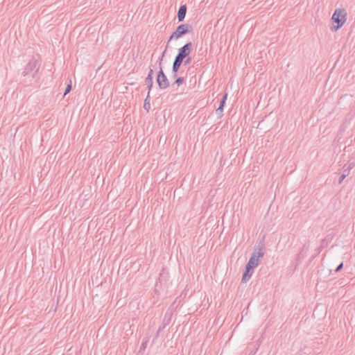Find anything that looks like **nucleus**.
<instances>
[{
    "label": "nucleus",
    "mask_w": 355,
    "mask_h": 355,
    "mask_svg": "<svg viewBox=\"0 0 355 355\" xmlns=\"http://www.w3.org/2000/svg\"><path fill=\"white\" fill-rule=\"evenodd\" d=\"M191 58H189V57H187V58H186V59H185V60H184V61H183V62H184V65H188V64H190V62H191Z\"/></svg>",
    "instance_id": "obj_17"
},
{
    "label": "nucleus",
    "mask_w": 355,
    "mask_h": 355,
    "mask_svg": "<svg viewBox=\"0 0 355 355\" xmlns=\"http://www.w3.org/2000/svg\"><path fill=\"white\" fill-rule=\"evenodd\" d=\"M153 69H150L149 73H148V75H150V77H153Z\"/></svg>",
    "instance_id": "obj_19"
},
{
    "label": "nucleus",
    "mask_w": 355,
    "mask_h": 355,
    "mask_svg": "<svg viewBox=\"0 0 355 355\" xmlns=\"http://www.w3.org/2000/svg\"><path fill=\"white\" fill-rule=\"evenodd\" d=\"M181 64H180L179 63H177L176 62L174 61L173 62V71L174 72H177L180 68Z\"/></svg>",
    "instance_id": "obj_13"
},
{
    "label": "nucleus",
    "mask_w": 355,
    "mask_h": 355,
    "mask_svg": "<svg viewBox=\"0 0 355 355\" xmlns=\"http://www.w3.org/2000/svg\"><path fill=\"white\" fill-rule=\"evenodd\" d=\"M187 12V6L186 5H182L180 7L178 12V18L179 21H182L184 20Z\"/></svg>",
    "instance_id": "obj_7"
},
{
    "label": "nucleus",
    "mask_w": 355,
    "mask_h": 355,
    "mask_svg": "<svg viewBox=\"0 0 355 355\" xmlns=\"http://www.w3.org/2000/svg\"><path fill=\"white\" fill-rule=\"evenodd\" d=\"M250 270H248V268L245 267V272L243 273V277H242V282H246L251 277L252 272L251 273L250 272Z\"/></svg>",
    "instance_id": "obj_8"
},
{
    "label": "nucleus",
    "mask_w": 355,
    "mask_h": 355,
    "mask_svg": "<svg viewBox=\"0 0 355 355\" xmlns=\"http://www.w3.org/2000/svg\"><path fill=\"white\" fill-rule=\"evenodd\" d=\"M263 257V252L261 249L255 250L245 267L248 268V270H253L258 266L260 260Z\"/></svg>",
    "instance_id": "obj_2"
},
{
    "label": "nucleus",
    "mask_w": 355,
    "mask_h": 355,
    "mask_svg": "<svg viewBox=\"0 0 355 355\" xmlns=\"http://www.w3.org/2000/svg\"><path fill=\"white\" fill-rule=\"evenodd\" d=\"M184 60V59L183 58H182L180 55L178 54L174 61L181 64L183 62Z\"/></svg>",
    "instance_id": "obj_12"
},
{
    "label": "nucleus",
    "mask_w": 355,
    "mask_h": 355,
    "mask_svg": "<svg viewBox=\"0 0 355 355\" xmlns=\"http://www.w3.org/2000/svg\"><path fill=\"white\" fill-rule=\"evenodd\" d=\"M150 92H148V95L144 101V108L148 111L150 108Z\"/></svg>",
    "instance_id": "obj_10"
},
{
    "label": "nucleus",
    "mask_w": 355,
    "mask_h": 355,
    "mask_svg": "<svg viewBox=\"0 0 355 355\" xmlns=\"http://www.w3.org/2000/svg\"><path fill=\"white\" fill-rule=\"evenodd\" d=\"M189 25L188 24H181L178 26L175 31L171 35L170 40L172 39H178L182 35L187 33L189 32L188 30Z\"/></svg>",
    "instance_id": "obj_5"
},
{
    "label": "nucleus",
    "mask_w": 355,
    "mask_h": 355,
    "mask_svg": "<svg viewBox=\"0 0 355 355\" xmlns=\"http://www.w3.org/2000/svg\"><path fill=\"white\" fill-rule=\"evenodd\" d=\"M38 69V62L36 60H31L26 66L23 73L24 76L30 75L33 77L37 73Z\"/></svg>",
    "instance_id": "obj_3"
},
{
    "label": "nucleus",
    "mask_w": 355,
    "mask_h": 355,
    "mask_svg": "<svg viewBox=\"0 0 355 355\" xmlns=\"http://www.w3.org/2000/svg\"><path fill=\"white\" fill-rule=\"evenodd\" d=\"M225 103V102L224 101H221L219 107H218V109L216 111L217 114H220L223 112Z\"/></svg>",
    "instance_id": "obj_11"
},
{
    "label": "nucleus",
    "mask_w": 355,
    "mask_h": 355,
    "mask_svg": "<svg viewBox=\"0 0 355 355\" xmlns=\"http://www.w3.org/2000/svg\"><path fill=\"white\" fill-rule=\"evenodd\" d=\"M227 94H225L223 96L222 101H224L225 102V101H226V99H227Z\"/></svg>",
    "instance_id": "obj_20"
},
{
    "label": "nucleus",
    "mask_w": 355,
    "mask_h": 355,
    "mask_svg": "<svg viewBox=\"0 0 355 355\" xmlns=\"http://www.w3.org/2000/svg\"><path fill=\"white\" fill-rule=\"evenodd\" d=\"M164 53H165V51H164V53H163V54H162V58H160V62H162V58H163V56H164ZM159 64H161V62H159Z\"/></svg>",
    "instance_id": "obj_21"
},
{
    "label": "nucleus",
    "mask_w": 355,
    "mask_h": 355,
    "mask_svg": "<svg viewBox=\"0 0 355 355\" xmlns=\"http://www.w3.org/2000/svg\"><path fill=\"white\" fill-rule=\"evenodd\" d=\"M183 81H184V78L182 77H180L175 80V83L177 84L178 85H180V84H182L183 83Z\"/></svg>",
    "instance_id": "obj_16"
},
{
    "label": "nucleus",
    "mask_w": 355,
    "mask_h": 355,
    "mask_svg": "<svg viewBox=\"0 0 355 355\" xmlns=\"http://www.w3.org/2000/svg\"><path fill=\"white\" fill-rule=\"evenodd\" d=\"M193 44L191 42H188L179 49L178 55L185 59L191 52Z\"/></svg>",
    "instance_id": "obj_6"
},
{
    "label": "nucleus",
    "mask_w": 355,
    "mask_h": 355,
    "mask_svg": "<svg viewBox=\"0 0 355 355\" xmlns=\"http://www.w3.org/2000/svg\"><path fill=\"white\" fill-rule=\"evenodd\" d=\"M346 171L347 170H345L344 173L340 176L339 183H341L343 181V180L346 178V176L348 175L349 172L346 173Z\"/></svg>",
    "instance_id": "obj_15"
},
{
    "label": "nucleus",
    "mask_w": 355,
    "mask_h": 355,
    "mask_svg": "<svg viewBox=\"0 0 355 355\" xmlns=\"http://www.w3.org/2000/svg\"><path fill=\"white\" fill-rule=\"evenodd\" d=\"M71 89V80L69 81V84L67 86L64 91V96H66Z\"/></svg>",
    "instance_id": "obj_14"
},
{
    "label": "nucleus",
    "mask_w": 355,
    "mask_h": 355,
    "mask_svg": "<svg viewBox=\"0 0 355 355\" xmlns=\"http://www.w3.org/2000/svg\"><path fill=\"white\" fill-rule=\"evenodd\" d=\"M346 11L343 9H336L332 15L331 20L337 24V26H334L333 29L337 31L346 21Z\"/></svg>",
    "instance_id": "obj_1"
},
{
    "label": "nucleus",
    "mask_w": 355,
    "mask_h": 355,
    "mask_svg": "<svg viewBox=\"0 0 355 355\" xmlns=\"http://www.w3.org/2000/svg\"><path fill=\"white\" fill-rule=\"evenodd\" d=\"M145 83L147 85L148 88V92H150V90L151 89V88L153 87V77H150V75H148V76L146 77V78L145 80Z\"/></svg>",
    "instance_id": "obj_9"
},
{
    "label": "nucleus",
    "mask_w": 355,
    "mask_h": 355,
    "mask_svg": "<svg viewBox=\"0 0 355 355\" xmlns=\"http://www.w3.org/2000/svg\"><path fill=\"white\" fill-rule=\"evenodd\" d=\"M157 82L161 89H166L169 86L168 80L164 74L162 67H160V70L157 74Z\"/></svg>",
    "instance_id": "obj_4"
},
{
    "label": "nucleus",
    "mask_w": 355,
    "mask_h": 355,
    "mask_svg": "<svg viewBox=\"0 0 355 355\" xmlns=\"http://www.w3.org/2000/svg\"><path fill=\"white\" fill-rule=\"evenodd\" d=\"M343 263H340V265L336 268V272H338V271H340V270L342 269V268H343Z\"/></svg>",
    "instance_id": "obj_18"
}]
</instances>
